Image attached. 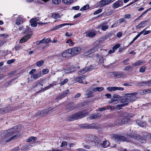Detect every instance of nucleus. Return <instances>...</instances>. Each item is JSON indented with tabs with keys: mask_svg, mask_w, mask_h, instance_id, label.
Wrapping results in <instances>:
<instances>
[{
	"mask_svg": "<svg viewBox=\"0 0 151 151\" xmlns=\"http://www.w3.org/2000/svg\"><path fill=\"white\" fill-rule=\"evenodd\" d=\"M146 67L144 66H142L140 68L139 72L143 73L145 72Z\"/></svg>",
	"mask_w": 151,
	"mask_h": 151,
	"instance_id": "47",
	"label": "nucleus"
},
{
	"mask_svg": "<svg viewBox=\"0 0 151 151\" xmlns=\"http://www.w3.org/2000/svg\"><path fill=\"white\" fill-rule=\"evenodd\" d=\"M127 137V138H126L120 135L114 134L111 136V138L113 140H114L115 142L119 143L122 141H128L127 140L128 137L129 138H134V137H136L134 135L133 136L128 135Z\"/></svg>",
	"mask_w": 151,
	"mask_h": 151,
	"instance_id": "1",
	"label": "nucleus"
},
{
	"mask_svg": "<svg viewBox=\"0 0 151 151\" xmlns=\"http://www.w3.org/2000/svg\"><path fill=\"white\" fill-rule=\"evenodd\" d=\"M9 111V109L8 108H4L0 109V114L3 112H6Z\"/></svg>",
	"mask_w": 151,
	"mask_h": 151,
	"instance_id": "31",
	"label": "nucleus"
},
{
	"mask_svg": "<svg viewBox=\"0 0 151 151\" xmlns=\"http://www.w3.org/2000/svg\"><path fill=\"white\" fill-rule=\"evenodd\" d=\"M144 90H140L138 91L137 92L132 93H127L128 97L130 99L131 102H132L133 101H135L137 99L136 96L139 94L141 95H143L145 94Z\"/></svg>",
	"mask_w": 151,
	"mask_h": 151,
	"instance_id": "5",
	"label": "nucleus"
},
{
	"mask_svg": "<svg viewBox=\"0 0 151 151\" xmlns=\"http://www.w3.org/2000/svg\"><path fill=\"white\" fill-rule=\"evenodd\" d=\"M85 36L91 38L93 37L96 35V33L94 31H88L85 32Z\"/></svg>",
	"mask_w": 151,
	"mask_h": 151,
	"instance_id": "14",
	"label": "nucleus"
},
{
	"mask_svg": "<svg viewBox=\"0 0 151 151\" xmlns=\"http://www.w3.org/2000/svg\"><path fill=\"white\" fill-rule=\"evenodd\" d=\"M88 139L90 142L93 145L96 146L98 145L99 140L96 136L90 134L89 136Z\"/></svg>",
	"mask_w": 151,
	"mask_h": 151,
	"instance_id": "6",
	"label": "nucleus"
},
{
	"mask_svg": "<svg viewBox=\"0 0 151 151\" xmlns=\"http://www.w3.org/2000/svg\"><path fill=\"white\" fill-rule=\"evenodd\" d=\"M129 60V58H127L125 60H124L123 61V63L124 65H127L129 64L128 61Z\"/></svg>",
	"mask_w": 151,
	"mask_h": 151,
	"instance_id": "56",
	"label": "nucleus"
},
{
	"mask_svg": "<svg viewBox=\"0 0 151 151\" xmlns=\"http://www.w3.org/2000/svg\"><path fill=\"white\" fill-rule=\"evenodd\" d=\"M146 28H145L143 30L141 31L134 38L132 41L130 43V44H131L133 43L136 39L140 36L144 32V31L146 30Z\"/></svg>",
	"mask_w": 151,
	"mask_h": 151,
	"instance_id": "23",
	"label": "nucleus"
},
{
	"mask_svg": "<svg viewBox=\"0 0 151 151\" xmlns=\"http://www.w3.org/2000/svg\"><path fill=\"white\" fill-rule=\"evenodd\" d=\"M51 17L52 18L57 19L60 17V16L58 14L52 13L51 16Z\"/></svg>",
	"mask_w": 151,
	"mask_h": 151,
	"instance_id": "29",
	"label": "nucleus"
},
{
	"mask_svg": "<svg viewBox=\"0 0 151 151\" xmlns=\"http://www.w3.org/2000/svg\"><path fill=\"white\" fill-rule=\"evenodd\" d=\"M120 47V45L119 44H117L113 46V47H112V48H113V49H114L115 51Z\"/></svg>",
	"mask_w": 151,
	"mask_h": 151,
	"instance_id": "45",
	"label": "nucleus"
},
{
	"mask_svg": "<svg viewBox=\"0 0 151 151\" xmlns=\"http://www.w3.org/2000/svg\"><path fill=\"white\" fill-rule=\"evenodd\" d=\"M97 47H94L91 49L90 50H89L88 51V54H89L91 53L94 52L96 50H97Z\"/></svg>",
	"mask_w": 151,
	"mask_h": 151,
	"instance_id": "33",
	"label": "nucleus"
},
{
	"mask_svg": "<svg viewBox=\"0 0 151 151\" xmlns=\"http://www.w3.org/2000/svg\"><path fill=\"white\" fill-rule=\"evenodd\" d=\"M151 9V8H150L149 9L147 10L144 12H143L142 14L140 16H139V17L138 18H139L141 17L144 14H146L148 11H149Z\"/></svg>",
	"mask_w": 151,
	"mask_h": 151,
	"instance_id": "59",
	"label": "nucleus"
},
{
	"mask_svg": "<svg viewBox=\"0 0 151 151\" xmlns=\"http://www.w3.org/2000/svg\"><path fill=\"white\" fill-rule=\"evenodd\" d=\"M88 112L85 111L74 113L68 117V119L70 121L78 119L85 117Z\"/></svg>",
	"mask_w": 151,
	"mask_h": 151,
	"instance_id": "2",
	"label": "nucleus"
},
{
	"mask_svg": "<svg viewBox=\"0 0 151 151\" xmlns=\"http://www.w3.org/2000/svg\"><path fill=\"white\" fill-rule=\"evenodd\" d=\"M85 77L84 75H82L79 77L76 78L75 80L77 82L79 83H83V81L85 80Z\"/></svg>",
	"mask_w": 151,
	"mask_h": 151,
	"instance_id": "18",
	"label": "nucleus"
},
{
	"mask_svg": "<svg viewBox=\"0 0 151 151\" xmlns=\"http://www.w3.org/2000/svg\"><path fill=\"white\" fill-rule=\"evenodd\" d=\"M45 39V45H47L48 44L50 40V38H44Z\"/></svg>",
	"mask_w": 151,
	"mask_h": 151,
	"instance_id": "48",
	"label": "nucleus"
},
{
	"mask_svg": "<svg viewBox=\"0 0 151 151\" xmlns=\"http://www.w3.org/2000/svg\"><path fill=\"white\" fill-rule=\"evenodd\" d=\"M80 126L81 128H85L86 129H92L94 128L95 125L93 124H84L80 125Z\"/></svg>",
	"mask_w": 151,
	"mask_h": 151,
	"instance_id": "12",
	"label": "nucleus"
},
{
	"mask_svg": "<svg viewBox=\"0 0 151 151\" xmlns=\"http://www.w3.org/2000/svg\"><path fill=\"white\" fill-rule=\"evenodd\" d=\"M32 23L31 26L32 27H36L37 26V23L35 22H30Z\"/></svg>",
	"mask_w": 151,
	"mask_h": 151,
	"instance_id": "61",
	"label": "nucleus"
},
{
	"mask_svg": "<svg viewBox=\"0 0 151 151\" xmlns=\"http://www.w3.org/2000/svg\"><path fill=\"white\" fill-rule=\"evenodd\" d=\"M123 5V3L122 0H118L113 4V8L116 9L119 7L122 6Z\"/></svg>",
	"mask_w": 151,
	"mask_h": 151,
	"instance_id": "11",
	"label": "nucleus"
},
{
	"mask_svg": "<svg viewBox=\"0 0 151 151\" xmlns=\"http://www.w3.org/2000/svg\"><path fill=\"white\" fill-rule=\"evenodd\" d=\"M116 0H102L100 1L97 7H103L107 5L116 1Z\"/></svg>",
	"mask_w": 151,
	"mask_h": 151,
	"instance_id": "8",
	"label": "nucleus"
},
{
	"mask_svg": "<svg viewBox=\"0 0 151 151\" xmlns=\"http://www.w3.org/2000/svg\"><path fill=\"white\" fill-rule=\"evenodd\" d=\"M104 89L103 87H97L95 88H94L93 89V91L95 92L97 91L98 92H101L103 91Z\"/></svg>",
	"mask_w": 151,
	"mask_h": 151,
	"instance_id": "28",
	"label": "nucleus"
},
{
	"mask_svg": "<svg viewBox=\"0 0 151 151\" xmlns=\"http://www.w3.org/2000/svg\"><path fill=\"white\" fill-rule=\"evenodd\" d=\"M23 19L21 16H18L16 20V24L19 25L23 23Z\"/></svg>",
	"mask_w": 151,
	"mask_h": 151,
	"instance_id": "19",
	"label": "nucleus"
},
{
	"mask_svg": "<svg viewBox=\"0 0 151 151\" xmlns=\"http://www.w3.org/2000/svg\"><path fill=\"white\" fill-rule=\"evenodd\" d=\"M112 75H113L114 77L116 78H119L123 76V73L122 72H111Z\"/></svg>",
	"mask_w": 151,
	"mask_h": 151,
	"instance_id": "21",
	"label": "nucleus"
},
{
	"mask_svg": "<svg viewBox=\"0 0 151 151\" xmlns=\"http://www.w3.org/2000/svg\"><path fill=\"white\" fill-rule=\"evenodd\" d=\"M49 72V70L47 69H43L42 71V73L43 74H47Z\"/></svg>",
	"mask_w": 151,
	"mask_h": 151,
	"instance_id": "57",
	"label": "nucleus"
},
{
	"mask_svg": "<svg viewBox=\"0 0 151 151\" xmlns=\"http://www.w3.org/2000/svg\"><path fill=\"white\" fill-rule=\"evenodd\" d=\"M113 96L114 98H116L117 99H120V96L119 95L116 94H114L113 95Z\"/></svg>",
	"mask_w": 151,
	"mask_h": 151,
	"instance_id": "64",
	"label": "nucleus"
},
{
	"mask_svg": "<svg viewBox=\"0 0 151 151\" xmlns=\"http://www.w3.org/2000/svg\"><path fill=\"white\" fill-rule=\"evenodd\" d=\"M37 139V138L36 137L32 136L27 140V142H34Z\"/></svg>",
	"mask_w": 151,
	"mask_h": 151,
	"instance_id": "26",
	"label": "nucleus"
},
{
	"mask_svg": "<svg viewBox=\"0 0 151 151\" xmlns=\"http://www.w3.org/2000/svg\"><path fill=\"white\" fill-rule=\"evenodd\" d=\"M128 119L126 118L122 119L121 117H119L116 119L114 122V124L116 125L119 126L122 124H125L128 122Z\"/></svg>",
	"mask_w": 151,
	"mask_h": 151,
	"instance_id": "7",
	"label": "nucleus"
},
{
	"mask_svg": "<svg viewBox=\"0 0 151 151\" xmlns=\"http://www.w3.org/2000/svg\"><path fill=\"white\" fill-rule=\"evenodd\" d=\"M145 63V62L143 60H140L137 61L133 63L132 64V66L134 67H135L137 66L141 65H143Z\"/></svg>",
	"mask_w": 151,
	"mask_h": 151,
	"instance_id": "16",
	"label": "nucleus"
},
{
	"mask_svg": "<svg viewBox=\"0 0 151 151\" xmlns=\"http://www.w3.org/2000/svg\"><path fill=\"white\" fill-rule=\"evenodd\" d=\"M144 90V91H145V94L151 93V88L147 89Z\"/></svg>",
	"mask_w": 151,
	"mask_h": 151,
	"instance_id": "55",
	"label": "nucleus"
},
{
	"mask_svg": "<svg viewBox=\"0 0 151 151\" xmlns=\"http://www.w3.org/2000/svg\"><path fill=\"white\" fill-rule=\"evenodd\" d=\"M68 72L67 73H72L75 70L73 67H70L67 68Z\"/></svg>",
	"mask_w": 151,
	"mask_h": 151,
	"instance_id": "32",
	"label": "nucleus"
},
{
	"mask_svg": "<svg viewBox=\"0 0 151 151\" xmlns=\"http://www.w3.org/2000/svg\"><path fill=\"white\" fill-rule=\"evenodd\" d=\"M105 40V39L104 37H101L100 38H99L97 41H96V42L97 43L98 42V43L100 44L103 41H104Z\"/></svg>",
	"mask_w": 151,
	"mask_h": 151,
	"instance_id": "43",
	"label": "nucleus"
},
{
	"mask_svg": "<svg viewBox=\"0 0 151 151\" xmlns=\"http://www.w3.org/2000/svg\"><path fill=\"white\" fill-rule=\"evenodd\" d=\"M146 86H151V80L146 81Z\"/></svg>",
	"mask_w": 151,
	"mask_h": 151,
	"instance_id": "58",
	"label": "nucleus"
},
{
	"mask_svg": "<svg viewBox=\"0 0 151 151\" xmlns=\"http://www.w3.org/2000/svg\"><path fill=\"white\" fill-rule=\"evenodd\" d=\"M42 76L41 72H40L35 74L32 76L33 78L35 79H36Z\"/></svg>",
	"mask_w": 151,
	"mask_h": 151,
	"instance_id": "27",
	"label": "nucleus"
},
{
	"mask_svg": "<svg viewBox=\"0 0 151 151\" xmlns=\"http://www.w3.org/2000/svg\"><path fill=\"white\" fill-rule=\"evenodd\" d=\"M110 145L109 142L107 140H105L103 141L101 145L104 148H106L108 147Z\"/></svg>",
	"mask_w": 151,
	"mask_h": 151,
	"instance_id": "24",
	"label": "nucleus"
},
{
	"mask_svg": "<svg viewBox=\"0 0 151 151\" xmlns=\"http://www.w3.org/2000/svg\"><path fill=\"white\" fill-rule=\"evenodd\" d=\"M101 115L100 114H99L98 113H96L93 114L91 115L90 117L89 118L91 119H96L97 118H99L101 116Z\"/></svg>",
	"mask_w": 151,
	"mask_h": 151,
	"instance_id": "22",
	"label": "nucleus"
},
{
	"mask_svg": "<svg viewBox=\"0 0 151 151\" xmlns=\"http://www.w3.org/2000/svg\"><path fill=\"white\" fill-rule=\"evenodd\" d=\"M149 21V20L147 19L142 22L138 25L135 26L136 29H139L145 27L148 24Z\"/></svg>",
	"mask_w": 151,
	"mask_h": 151,
	"instance_id": "10",
	"label": "nucleus"
},
{
	"mask_svg": "<svg viewBox=\"0 0 151 151\" xmlns=\"http://www.w3.org/2000/svg\"><path fill=\"white\" fill-rule=\"evenodd\" d=\"M21 48V46L20 45H17L14 48L16 51L19 50Z\"/></svg>",
	"mask_w": 151,
	"mask_h": 151,
	"instance_id": "63",
	"label": "nucleus"
},
{
	"mask_svg": "<svg viewBox=\"0 0 151 151\" xmlns=\"http://www.w3.org/2000/svg\"><path fill=\"white\" fill-rule=\"evenodd\" d=\"M106 89L110 91H114L117 90L122 91L124 90L123 88L120 87H107Z\"/></svg>",
	"mask_w": 151,
	"mask_h": 151,
	"instance_id": "13",
	"label": "nucleus"
},
{
	"mask_svg": "<svg viewBox=\"0 0 151 151\" xmlns=\"http://www.w3.org/2000/svg\"><path fill=\"white\" fill-rule=\"evenodd\" d=\"M18 135L16 134L14 135L13 136L10 137L9 139L6 141V142H9L11 140H14V139L17 138L18 137Z\"/></svg>",
	"mask_w": 151,
	"mask_h": 151,
	"instance_id": "34",
	"label": "nucleus"
},
{
	"mask_svg": "<svg viewBox=\"0 0 151 151\" xmlns=\"http://www.w3.org/2000/svg\"><path fill=\"white\" fill-rule=\"evenodd\" d=\"M52 3L56 4H58L61 2V0H52Z\"/></svg>",
	"mask_w": 151,
	"mask_h": 151,
	"instance_id": "51",
	"label": "nucleus"
},
{
	"mask_svg": "<svg viewBox=\"0 0 151 151\" xmlns=\"http://www.w3.org/2000/svg\"><path fill=\"white\" fill-rule=\"evenodd\" d=\"M67 145V142L65 141H63L61 143V145L60 146V147H66Z\"/></svg>",
	"mask_w": 151,
	"mask_h": 151,
	"instance_id": "52",
	"label": "nucleus"
},
{
	"mask_svg": "<svg viewBox=\"0 0 151 151\" xmlns=\"http://www.w3.org/2000/svg\"><path fill=\"white\" fill-rule=\"evenodd\" d=\"M70 54L71 55L70 50L69 49L65 50L62 53V56L64 58L68 57Z\"/></svg>",
	"mask_w": 151,
	"mask_h": 151,
	"instance_id": "17",
	"label": "nucleus"
},
{
	"mask_svg": "<svg viewBox=\"0 0 151 151\" xmlns=\"http://www.w3.org/2000/svg\"><path fill=\"white\" fill-rule=\"evenodd\" d=\"M68 79H65L64 80V81L59 83V84H60L61 86H63L67 83L68 82Z\"/></svg>",
	"mask_w": 151,
	"mask_h": 151,
	"instance_id": "44",
	"label": "nucleus"
},
{
	"mask_svg": "<svg viewBox=\"0 0 151 151\" xmlns=\"http://www.w3.org/2000/svg\"><path fill=\"white\" fill-rule=\"evenodd\" d=\"M68 90H66L65 91L63 92L61 94V97L64 98L66 96V94L68 93Z\"/></svg>",
	"mask_w": 151,
	"mask_h": 151,
	"instance_id": "39",
	"label": "nucleus"
},
{
	"mask_svg": "<svg viewBox=\"0 0 151 151\" xmlns=\"http://www.w3.org/2000/svg\"><path fill=\"white\" fill-rule=\"evenodd\" d=\"M44 63V61L43 60H40L38 61L36 63V65L38 67H40L43 65Z\"/></svg>",
	"mask_w": 151,
	"mask_h": 151,
	"instance_id": "37",
	"label": "nucleus"
},
{
	"mask_svg": "<svg viewBox=\"0 0 151 151\" xmlns=\"http://www.w3.org/2000/svg\"><path fill=\"white\" fill-rule=\"evenodd\" d=\"M132 66L129 65L127 66H126L124 68V70H125L128 71L130 69H132Z\"/></svg>",
	"mask_w": 151,
	"mask_h": 151,
	"instance_id": "49",
	"label": "nucleus"
},
{
	"mask_svg": "<svg viewBox=\"0 0 151 151\" xmlns=\"http://www.w3.org/2000/svg\"><path fill=\"white\" fill-rule=\"evenodd\" d=\"M73 0H62V2L66 4H70L72 3Z\"/></svg>",
	"mask_w": 151,
	"mask_h": 151,
	"instance_id": "30",
	"label": "nucleus"
},
{
	"mask_svg": "<svg viewBox=\"0 0 151 151\" xmlns=\"http://www.w3.org/2000/svg\"><path fill=\"white\" fill-rule=\"evenodd\" d=\"M89 6L88 4H86L83 7H82L80 9L81 11H84L89 9Z\"/></svg>",
	"mask_w": 151,
	"mask_h": 151,
	"instance_id": "38",
	"label": "nucleus"
},
{
	"mask_svg": "<svg viewBox=\"0 0 151 151\" xmlns=\"http://www.w3.org/2000/svg\"><path fill=\"white\" fill-rule=\"evenodd\" d=\"M137 124L139 126L142 127H145L146 126L145 122L142 121L141 120H137L136 121Z\"/></svg>",
	"mask_w": 151,
	"mask_h": 151,
	"instance_id": "20",
	"label": "nucleus"
},
{
	"mask_svg": "<svg viewBox=\"0 0 151 151\" xmlns=\"http://www.w3.org/2000/svg\"><path fill=\"white\" fill-rule=\"evenodd\" d=\"M67 25L66 24L64 23V24H61L57 25V26L54 27H53L52 28V30H55L59 28H61V27H63L65 25Z\"/></svg>",
	"mask_w": 151,
	"mask_h": 151,
	"instance_id": "25",
	"label": "nucleus"
},
{
	"mask_svg": "<svg viewBox=\"0 0 151 151\" xmlns=\"http://www.w3.org/2000/svg\"><path fill=\"white\" fill-rule=\"evenodd\" d=\"M17 128L16 127H14L8 130L7 131L4 132L2 133L1 136L3 138H4L9 137L16 133L17 131Z\"/></svg>",
	"mask_w": 151,
	"mask_h": 151,
	"instance_id": "4",
	"label": "nucleus"
},
{
	"mask_svg": "<svg viewBox=\"0 0 151 151\" xmlns=\"http://www.w3.org/2000/svg\"><path fill=\"white\" fill-rule=\"evenodd\" d=\"M29 147V146L27 145H25L23 146L21 150L23 151L26 150L28 149Z\"/></svg>",
	"mask_w": 151,
	"mask_h": 151,
	"instance_id": "42",
	"label": "nucleus"
},
{
	"mask_svg": "<svg viewBox=\"0 0 151 151\" xmlns=\"http://www.w3.org/2000/svg\"><path fill=\"white\" fill-rule=\"evenodd\" d=\"M16 78H15L12 79L10 81H8V82H6L5 84V86H7L9 85L10 84L12 83L14 80H16Z\"/></svg>",
	"mask_w": 151,
	"mask_h": 151,
	"instance_id": "35",
	"label": "nucleus"
},
{
	"mask_svg": "<svg viewBox=\"0 0 151 151\" xmlns=\"http://www.w3.org/2000/svg\"><path fill=\"white\" fill-rule=\"evenodd\" d=\"M15 60L14 59H12V60H9L7 62V63L8 64H10L14 62Z\"/></svg>",
	"mask_w": 151,
	"mask_h": 151,
	"instance_id": "60",
	"label": "nucleus"
},
{
	"mask_svg": "<svg viewBox=\"0 0 151 151\" xmlns=\"http://www.w3.org/2000/svg\"><path fill=\"white\" fill-rule=\"evenodd\" d=\"M71 55H76L79 54L81 51V48L80 47H75L69 49Z\"/></svg>",
	"mask_w": 151,
	"mask_h": 151,
	"instance_id": "9",
	"label": "nucleus"
},
{
	"mask_svg": "<svg viewBox=\"0 0 151 151\" xmlns=\"http://www.w3.org/2000/svg\"><path fill=\"white\" fill-rule=\"evenodd\" d=\"M66 43H70L72 45H73L74 44V42H73L71 39H68L67 41H66Z\"/></svg>",
	"mask_w": 151,
	"mask_h": 151,
	"instance_id": "62",
	"label": "nucleus"
},
{
	"mask_svg": "<svg viewBox=\"0 0 151 151\" xmlns=\"http://www.w3.org/2000/svg\"><path fill=\"white\" fill-rule=\"evenodd\" d=\"M86 69V68H83V69L79 71L78 72V74L79 75H81L82 74H83L87 72Z\"/></svg>",
	"mask_w": 151,
	"mask_h": 151,
	"instance_id": "36",
	"label": "nucleus"
},
{
	"mask_svg": "<svg viewBox=\"0 0 151 151\" xmlns=\"http://www.w3.org/2000/svg\"><path fill=\"white\" fill-rule=\"evenodd\" d=\"M102 9H99L95 11L93 13V14L94 15H96L97 14L101 12H102Z\"/></svg>",
	"mask_w": 151,
	"mask_h": 151,
	"instance_id": "53",
	"label": "nucleus"
},
{
	"mask_svg": "<svg viewBox=\"0 0 151 151\" xmlns=\"http://www.w3.org/2000/svg\"><path fill=\"white\" fill-rule=\"evenodd\" d=\"M30 34H28L24 36L20 40L19 42L21 43L26 42L30 38V36L31 35V32H30Z\"/></svg>",
	"mask_w": 151,
	"mask_h": 151,
	"instance_id": "15",
	"label": "nucleus"
},
{
	"mask_svg": "<svg viewBox=\"0 0 151 151\" xmlns=\"http://www.w3.org/2000/svg\"><path fill=\"white\" fill-rule=\"evenodd\" d=\"M94 92L93 91H93H88L86 93L87 95L88 96V97H91L92 96V95Z\"/></svg>",
	"mask_w": 151,
	"mask_h": 151,
	"instance_id": "40",
	"label": "nucleus"
},
{
	"mask_svg": "<svg viewBox=\"0 0 151 151\" xmlns=\"http://www.w3.org/2000/svg\"><path fill=\"white\" fill-rule=\"evenodd\" d=\"M121 104H118L114 107L115 109H119L121 107H122L126 106L128 105L129 103L131 102L128 96L127 95V94H125V96L121 100Z\"/></svg>",
	"mask_w": 151,
	"mask_h": 151,
	"instance_id": "3",
	"label": "nucleus"
},
{
	"mask_svg": "<svg viewBox=\"0 0 151 151\" xmlns=\"http://www.w3.org/2000/svg\"><path fill=\"white\" fill-rule=\"evenodd\" d=\"M146 81H142L139 83V85L140 86H146Z\"/></svg>",
	"mask_w": 151,
	"mask_h": 151,
	"instance_id": "46",
	"label": "nucleus"
},
{
	"mask_svg": "<svg viewBox=\"0 0 151 151\" xmlns=\"http://www.w3.org/2000/svg\"><path fill=\"white\" fill-rule=\"evenodd\" d=\"M87 72L93 69V67L92 65H90L88 67H86L85 68Z\"/></svg>",
	"mask_w": 151,
	"mask_h": 151,
	"instance_id": "41",
	"label": "nucleus"
},
{
	"mask_svg": "<svg viewBox=\"0 0 151 151\" xmlns=\"http://www.w3.org/2000/svg\"><path fill=\"white\" fill-rule=\"evenodd\" d=\"M109 28L108 25H106L103 26L102 27L101 29L103 31H105L106 29H107Z\"/></svg>",
	"mask_w": 151,
	"mask_h": 151,
	"instance_id": "54",
	"label": "nucleus"
},
{
	"mask_svg": "<svg viewBox=\"0 0 151 151\" xmlns=\"http://www.w3.org/2000/svg\"><path fill=\"white\" fill-rule=\"evenodd\" d=\"M39 20V19L38 17H36L35 18H32L30 21V22H35Z\"/></svg>",
	"mask_w": 151,
	"mask_h": 151,
	"instance_id": "50",
	"label": "nucleus"
}]
</instances>
